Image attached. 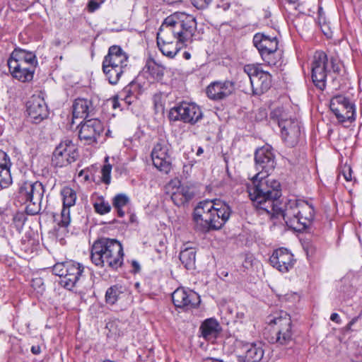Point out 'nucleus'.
Listing matches in <instances>:
<instances>
[{
  "label": "nucleus",
  "mask_w": 362,
  "mask_h": 362,
  "mask_svg": "<svg viewBox=\"0 0 362 362\" xmlns=\"http://www.w3.org/2000/svg\"><path fill=\"white\" fill-rule=\"evenodd\" d=\"M262 188L259 189L260 193L267 194V199L259 197L257 208L266 212L272 218L282 217L286 225L297 228L301 226L302 229L308 228L315 218V209L312 203L303 199H290L283 209L279 206V198L281 196V185L279 182H274V185L268 187L267 184H262Z\"/></svg>",
  "instance_id": "nucleus-1"
},
{
  "label": "nucleus",
  "mask_w": 362,
  "mask_h": 362,
  "mask_svg": "<svg viewBox=\"0 0 362 362\" xmlns=\"http://www.w3.org/2000/svg\"><path fill=\"white\" fill-rule=\"evenodd\" d=\"M232 214L230 206L221 200L200 202L193 212L195 229L202 233L218 230L228 221Z\"/></svg>",
  "instance_id": "nucleus-2"
},
{
  "label": "nucleus",
  "mask_w": 362,
  "mask_h": 362,
  "mask_svg": "<svg viewBox=\"0 0 362 362\" xmlns=\"http://www.w3.org/2000/svg\"><path fill=\"white\" fill-rule=\"evenodd\" d=\"M255 170L257 174L252 177V183L247 187L250 199L253 202L254 206L257 209L260 205L257 199L259 195L267 199V194L259 192L262 184H267L268 187L274 185V182L278 181L268 178L275 169L276 162L274 153L271 146H264L256 150L255 153Z\"/></svg>",
  "instance_id": "nucleus-3"
},
{
  "label": "nucleus",
  "mask_w": 362,
  "mask_h": 362,
  "mask_svg": "<svg viewBox=\"0 0 362 362\" xmlns=\"http://www.w3.org/2000/svg\"><path fill=\"white\" fill-rule=\"evenodd\" d=\"M124 250L121 243L116 239L101 238L91 247L90 259L97 267L117 271L124 262Z\"/></svg>",
  "instance_id": "nucleus-4"
},
{
  "label": "nucleus",
  "mask_w": 362,
  "mask_h": 362,
  "mask_svg": "<svg viewBox=\"0 0 362 362\" xmlns=\"http://www.w3.org/2000/svg\"><path fill=\"white\" fill-rule=\"evenodd\" d=\"M129 56L119 45H112L105 56L102 69L106 79L112 85H116L121 76L128 69Z\"/></svg>",
  "instance_id": "nucleus-5"
},
{
  "label": "nucleus",
  "mask_w": 362,
  "mask_h": 362,
  "mask_svg": "<svg viewBox=\"0 0 362 362\" xmlns=\"http://www.w3.org/2000/svg\"><path fill=\"white\" fill-rule=\"evenodd\" d=\"M37 63L35 54L21 49L14 50L7 62L11 76L21 82L33 80Z\"/></svg>",
  "instance_id": "nucleus-6"
},
{
  "label": "nucleus",
  "mask_w": 362,
  "mask_h": 362,
  "mask_svg": "<svg viewBox=\"0 0 362 362\" xmlns=\"http://www.w3.org/2000/svg\"><path fill=\"white\" fill-rule=\"evenodd\" d=\"M44 185L38 181H23L18 185L16 200L25 204V211L29 215H36L41 210V203L45 193Z\"/></svg>",
  "instance_id": "nucleus-7"
},
{
  "label": "nucleus",
  "mask_w": 362,
  "mask_h": 362,
  "mask_svg": "<svg viewBox=\"0 0 362 362\" xmlns=\"http://www.w3.org/2000/svg\"><path fill=\"white\" fill-rule=\"evenodd\" d=\"M161 25L171 30L180 42L187 45V42L192 41L197 28V21L192 15L175 13L167 17Z\"/></svg>",
  "instance_id": "nucleus-8"
},
{
  "label": "nucleus",
  "mask_w": 362,
  "mask_h": 362,
  "mask_svg": "<svg viewBox=\"0 0 362 362\" xmlns=\"http://www.w3.org/2000/svg\"><path fill=\"white\" fill-rule=\"evenodd\" d=\"M332 68L334 72H339L340 66L337 61L332 57L328 59L322 51H316L311 64V77L314 85L321 90L326 88L327 73Z\"/></svg>",
  "instance_id": "nucleus-9"
},
{
  "label": "nucleus",
  "mask_w": 362,
  "mask_h": 362,
  "mask_svg": "<svg viewBox=\"0 0 362 362\" xmlns=\"http://www.w3.org/2000/svg\"><path fill=\"white\" fill-rule=\"evenodd\" d=\"M83 269L81 264L69 260L56 263L52 267V272L59 276V284L63 288L71 291L79 281Z\"/></svg>",
  "instance_id": "nucleus-10"
},
{
  "label": "nucleus",
  "mask_w": 362,
  "mask_h": 362,
  "mask_svg": "<svg viewBox=\"0 0 362 362\" xmlns=\"http://www.w3.org/2000/svg\"><path fill=\"white\" fill-rule=\"evenodd\" d=\"M243 69L250 78L253 95H261L271 88L272 75L260 65L247 64Z\"/></svg>",
  "instance_id": "nucleus-11"
},
{
  "label": "nucleus",
  "mask_w": 362,
  "mask_h": 362,
  "mask_svg": "<svg viewBox=\"0 0 362 362\" xmlns=\"http://www.w3.org/2000/svg\"><path fill=\"white\" fill-rule=\"evenodd\" d=\"M168 117L170 121H182L194 125L202 119L203 114L200 107L197 104L182 102L170 109Z\"/></svg>",
  "instance_id": "nucleus-12"
},
{
  "label": "nucleus",
  "mask_w": 362,
  "mask_h": 362,
  "mask_svg": "<svg viewBox=\"0 0 362 362\" xmlns=\"http://www.w3.org/2000/svg\"><path fill=\"white\" fill-rule=\"evenodd\" d=\"M253 44L258 49L262 59L270 66L278 62V40L276 37H270L264 33H256L253 37Z\"/></svg>",
  "instance_id": "nucleus-13"
},
{
  "label": "nucleus",
  "mask_w": 362,
  "mask_h": 362,
  "mask_svg": "<svg viewBox=\"0 0 362 362\" xmlns=\"http://www.w3.org/2000/svg\"><path fill=\"white\" fill-rule=\"evenodd\" d=\"M157 45L162 54L170 59L174 58L187 45L185 42H180L171 30L162 25L157 33Z\"/></svg>",
  "instance_id": "nucleus-14"
},
{
  "label": "nucleus",
  "mask_w": 362,
  "mask_h": 362,
  "mask_svg": "<svg viewBox=\"0 0 362 362\" xmlns=\"http://www.w3.org/2000/svg\"><path fill=\"white\" fill-rule=\"evenodd\" d=\"M104 131V124L100 119H86L79 125L78 138L84 144L94 145L100 141Z\"/></svg>",
  "instance_id": "nucleus-15"
},
{
  "label": "nucleus",
  "mask_w": 362,
  "mask_h": 362,
  "mask_svg": "<svg viewBox=\"0 0 362 362\" xmlns=\"http://www.w3.org/2000/svg\"><path fill=\"white\" fill-rule=\"evenodd\" d=\"M63 199V207L60 214L54 216V221L58 227L57 230L67 232V228L71 223L70 207L74 206L76 200L75 191L69 187H64L61 191Z\"/></svg>",
  "instance_id": "nucleus-16"
},
{
  "label": "nucleus",
  "mask_w": 362,
  "mask_h": 362,
  "mask_svg": "<svg viewBox=\"0 0 362 362\" xmlns=\"http://www.w3.org/2000/svg\"><path fill=\"white\" fill-rule=\"evenodd\" d=\"M329 107L339 122H345L355 119V105L349 98L342 95H335L332 98Z\"/></svg>",
  "instance_id": "nucleus-17"
},
{
  "label": "nucleus",
  "mask_w": 362,
  "mask_h": 362,
  "mask_svg": "<svg viewBox=\"0 0 362 362\" xmlns=\"http://www.w3.org/2000/svg\"><path fill=\"white\" fill-rule=\"evenodd\" d=\"M78 152L76 145L69 139L62 141L55 148L52 163L56 167H64L76 160Z\"/></svg>",
  "instance_id": "nucleus-18"
},
{
  "label": "nucleus",
  "mask_w": 362,
  "mask_h": 362,
  "mask_svg": "<svg viewBox=\"0 0 362 362\" xmlns=\"http://www.w3.org/2000/svg\"><path fill=\"white\" fill-rule=\"evenodd\" d=\"M169 151V144L164 140H159L154 145L151 154L153 165L165 174L170 171L172 165V158Z\"/></svg>",
  "instance_id": "nucleus-19"
},
{
  "label": "nucleus",
  "mask_w": 362,
  "mask_h": 362,
  "mask_svg": "<svg viewBox=\"0 0 362 362\" xmlns=\"http://www.w3.org/2000/svg\"><path fill=\"white\" fill-rule=\"evenodd\" d=\"M238 362H259L264 354L261 341H240L237 345Z\"/></svg>",
  "instance_id": "nucleus-20"
},
{
  "label": "nucleus",
  "mask_w": 362,
  "mask_h": 362,
  "mask_svg": "<svg viewBox=\"0 0 362 362\" xmlns=\"http://www.w3.org/2000/svg\"><path fill=\"white\" fill-rule=\"evenodd\" d=\"M172 300L176 308L185 310L197 308L201 302L198 293L184 288H177L172 293Z\"/></svg>",
  "instance_id": "nucleus-21"
},
{
  "label": "nucleus",
  "mask_w": 362,
  "mask_h": 362,
  "mask_svg": "<svg viewBox=\"0 0 362 362\" xmlns=\"http://www.w3.org/2000/svg\"><path fill=\"white\" fill-rule=\"evenodd\" d=\"M273 322L277 326L275 333V341L279 345L286 346L291 344L293 339L290 316L284 313L279 317L274 318Z\"/></svg>",
  "instance_id": "nucleus-22"
},
{
  "label": "nucleus",
  "mask_w": 362,
  "mask_h": 362,
  "mask_svg": "<svg viewBox=\"0 0 362 362\" xmlns=\"http://www.w3.org/2000/svg\"><path fill=\"white\" fill-rule=\"evenodd\" d=\"M270 264L282 273L289 272L293 267L296 259L290 250L284 247L275 250L269 257Z\"/></svg>",
  "instance_id": "nucleus-23"
},
{
  "label": "nucleus",
  "mask_w": 362,
  "mask_h": 362,
  "mask_svg": "<svg viewBox=\"0 0 362 362\" xmlns=\"http://www.w3.org/2000/svg\"><path fill=\"white\" fill-rule=\"evenodd\" d=\"M235 90V83L232 81H216L206 88L208 98L213 100H222L230 96Z\"/></svg>",
  "instance_id": "nucleus-24"
},
{
  "label": "nucleus",
  "mask_w": 362,
  "mask_h": 362,
  "mask_svg": "<svg viewBox=\"0 0 362 362\" xmlns=\"http://www.w3.org/2000/svg\"><path fill=\"white\" fill-rule=\"evenodd\" d=\"M27 111L32 122L35 124L41 122L49 115L48 107L43 98L33 95L28 102Z\"/></svg>",
  "instance_id": "nucleus-25"
},
{
  "label": "nucleus",
  "mask_w": 362,
  "mask_h": 362,
  "mask_svg": "<svg viewBox=\"0 0 362 362\" xmlns=\"http://www.w3.org/2000/svg\"><path fill=\"white\" fill-rule=\"evenodd\" d=\"M279 127L284 141L288 146H293L298 142L300 134V127L298 120L288 118L285 121H279Z\"/></svg>",
  "instance_id": "nucleus-26"
},
{
  "label": "nucleus",
  "mask_w": 362,
  "mask_h": 362,
  "mask_svg": "<svg viewBox=\"0 0 362 362\" xmlns=\"http://www.w3.org/2000/svg\"><path fill=\"white\" fill-rule=\"evenodd\" d=\"M202 337L208 341L215 340L221 331L218 321L214 318L205 320L200 327Z\"/></svg>",
  "instance_id": "nucleus-27"
},
{
  "label": "nucleus",
  "mask_w": 362,
  "mask_h": 362,
  "mask_svg": "<svg viewBox=\"0 0 362 362\" xmlns=\"http://www.w3.org/2000/svg\"><path fill=\"white\" fill-rule=\"evenodd\" d=\"M11 165L8 156L0 150V189L7 187L11 183Z\"/></svg>",
  "instance_id": "nucleus-28"
},
{
  "label": "nucleus",
  "mask_w": 362,
  "mask_h": 362,
  "mask_svg": "<svg viewBox=\"0 0 362 362\" xmlns=\"http://www.w3.org/2000/svg\"><path fill=\"white\" fill-rule=\"evenodd\" d=\"M93 110L92 102L83 98H76L72 105L73 118H86Z\"/></svg>",
  "instance_id": "nucleus-29"
},
{
  "label": "nucleus",
  "mask_w": 362,
  "mask_h": 362,
  "mask_svg": "<svg viewBox=\"0 0 362 362\" xmlns=\"http://www.w3.org/2000/svg\"><path fill=\"white\" fill-rule=\"evenodd\" d=\"M125 291V287L120 284L111 286L105 292V299L106 303L111 305H115L123 297Z\"/></svg>",
  "instance_id": "nucleus-30"
},
{
  "label": "nucleus",
  "mask_w": 362,
  "mask_h": 362,
  "mask_svg": "<svg viewBox=\"0 0 362 362\" xmlns=\"http://www.w3.org/2000/svg\"><path fill=\"white\" fill-rule=\"evenodd\" d=\"M180 260L187 269H192L195 267L196 250L193 247H185L180 253Z\"/></svg>",
  "instance_id": "nucleus-31"
},
{
  "label": "nucleus",
  "mask_w": 362,
  "mask_h": 362,
  "mask_svg": "<svg viewBox=\"0 0 362 362\" xmlns=\"http://www.w3.org/2000/svg\"><path fill=\"white\" fill-rule=\"evenodd\" d=\"M144 70L155 80H160L164 74L163 67L152 59L146 61Z\"/></svg>",
  "instance_id": "nucleus-32"
},
{
  "label": "nucleus",
  "mask_w": 362,
  "mask_h": 362,
  "mask_svg": "<svg viewBox=\"0 0 362 362\" xmlns=\"http://www.w3.org/2000/svg\"><path fill=\"white\" fill-rule=\"evenodd\" d=\"M130 202L129 197L125 194H117L112 199V206L117 210L118 216L123 217L125 214L123 208Z\"/></svg>",
  "instance_id": "nucleus-33"
},
{
  "label": "nucleus",
  "mask_w": 362,
  "mask_h": 362,
  "mask_svg": "<svg viewBox=\"0 0 362 362\" xmlns=\"http://www.w3.org/2000/svg\"><path fill=\"white\" fill-rule=\"evenodd\" d=\"M93 206L95 211L100 215L106 214L111 210L110 204L103 197H98Z\"/></svg>",
  "instance_id": "nucleus-34"
},
{
  "label": "nucleus",
  "mask_w": 362,
  "mask_h": 362,
  "mask_svg": "<svg viewBox=\"0 0 362 362\" xmlns=\"http://www.w3.org/2000/svg\"><path fill=\"white\" fill-rule=\"evenodd\" d=\"M270 119L276 121L279 125V121H285L288 118L283 107H276L270 112Z\"/></svg>",
  "instance_id": "nucleus-35"
},
{
  "label": "nucleus",
  "mask_w": 362,
  "mask_h": 362,
  "mask_svg": "<svg viewBox=\"0 0 362 362\" xmlns=\"http://www.w3.org/2000/svg\"><path fill=\"white\" fill-rule=\"evenodd\" d=\"M317 23L324 35L329 37L332 32L330 30L329 23L326 20L325 16L321 15L320 17H317Z\"/></svg>",
  "instance_id": "nucleus-36"
},
{
  "label": "nucleus",
  "mask_w": 362,
  "mask_h": 362,
  "mask_svg": "<svg viewBox=\"0 0 362 362\" xmlns=\"http://www.w3.org/2000/svg\"><path fill=\"white\" fill-rule=\"evenodd\" d=\"M111 170L112 165L110 164H105L101 170L102 180L105 184H109L111 180Z\"/></svg>",
  "instance_id": "nucleus-37"
},
{
  "label": "nucleus",
  "mask_w": 362,
  "mask_h": 362,
  "mask_svg": "<svg viewBox=\"0 0 362 362\" xmlns=\"http://www.w3.org/2000/svg\"><path fill=\"white\" fill-rule=\"evenodd\" d=\"M177 191L180 192L182 195L184 196V200L189 202L194 196V193L191 192L190 189L187 186H181L177 189Z\"/></svg>",
  "instance_id": "nucleus-38"
},
{
  "label": "nucleus",
  "mask_w": 362,
  "mask_h": 362,
  "mask_svg": "<svg viewBox=\"0 0 362 362\" xmlns=\"http://www.w3.org/2000/svg\"><path fill=\"white\" fill-rule=\"evenodd\" d=\"M171 199L177 206L183 205L187 202V200H184V196L177 190L173 193Z\"/></svg>",
  "instance_id": "nucleus-39"
},
{
  "label": "nucleus",
  "mask_w": 362,
  "mask_h": 362,
  "mask_svg": "<svg viewBox=\"0 0 362 362\" xmlns=\"http://www.w3.org/2000/svg\"><path fill=\"white\" fill-rule=\"evenodd\" d=\"M230 6V0H218L216 7L223 11H227Z\"/></svg>",
  "instance_id": "nucleus-40"
},
{
  "label": "nucleus",
  "mask_w": 362,
  "mask_h": 362,
  "mask_svg": "<svg viewBox=\"0 0 362 362\" xmlns=\"http://www.w3.org/2000/svg\"><path fill=\"white\" fill-rule=\"evenodd\" d=\"M107 103H110L113 109H116L119 107V97L117 95L114 96L107 100Z\"/></svg>",
  "instance_id": "nucleus-41"
},
{
  "label": "nucleus",
  "mask_w": 362,
  "mask_h": 362,
  "mask_svg": "<svg viewBox=\"0 0 362 362\" xmlns=\"http://www.w3.org/2000/svg\"><path fill=\"white\" fill-rule=\"evenodd\" d=\"M160 96L159 95H155L153 96V103L156 108L163 110V105L160 103Z\"/></svg>",
  "instance_id": "nucleus-42"
},
{
  "label": "nucleus",
  "mask_w": 362,
  "mask_h": 362,
  "mask_svg": "<svg viewBox=\"0 0 362 362\" xmlns=\"http://www.w3.org/2000/svg\"><path fill=\"white\" fill-rule=\"evenodd\" d=\"M88 7L89 11L93 12L94 11H95L96 9H98L99 8V4L97 3L96 1H90L88 3Z\"/></svg>",
  "instance_id": "nucleus-43"
},
{
  "label": "nucleus",
  "mask_w": 362,
  "mask_h": 362,
  "mask_svg": "<svg viewBox=\"0 0 362 362\" xmlns=\"http://www.w3.org/2000/svg\"><path fill=\"white\" fill-rule=\"evenodd\" d=\"M132 267L133 268V272L134 273H138L141 270V267L139 263L136 260H132Z\"/></svg>",
  "instance_id": "nucleus-44"
},
{
  "label": "nucleus",
  "mask_w": 362,
  "mask_h": 362,
  "mask_svg": "<svg viewBox=\"0 0 362 362\" xmlns=\"http://www.w3.org/2000/svg\"><path fill=\"white\" fill-rule=\"evenodd\" d=\"M117 323L118 322H109L107 325V327L110 329V332H112L113 334H118L119 335L120 333L118 332L117 333L116 332L114 331V328L116 327L117 326Z\"/></svg>",
  "instance_id": "nucleus-45"
},
{
  "label": "nucleus",
  "mask_w": 362,
  "mask_h": 362,
  "mask_svg": "<svg viewBox=\"0 0 362 362\" xmlns=\"http://www.w3.org/2000/svg\"><path fill=\"white\" fill-rule=\"evenodd\" d=\"M358 317H354L346 326L345 329L347 331H352V326L358 321Z\"/></svg>",
  "instance_id": "nucleus-46"
},
{
  "label": "nucleus",
  "mask_w": 362,
  "mask_h": 362,
  "mask_svg": "<svg viewBox=\"0 0 362 362\" xmlns=\"http://www.w3.org/2000/svg\"><path fill=\"white\" fill-rule=\"evenodd\" d=\"M343 175L346 181L351 180V170L350 168H348L347 170H344Z\"/></svg>",
  "instance_id": "nucleus-47"
},
{
  "label": "nucleus",
  "mask_w": 362,
  "mask_h": 362,
  "mask_svg": "<svg viewBox=\"0 0 362 362\" xmlns=\"http://www.w3.org/2000/svg\"><path fill=\"white\" fill-rule=\"evenodd\" d=\"M196 4L200 7L207 6L212 0H194Z\"/></svg>",
  "instance_id": "nucleus-48"
},
{
  "label": "nucleus",
  "mask_w": 362,
  "mask_h": 362,
  "mask_svg": "<svg viewBox=\"0 0 362 362\" xmlns=\"http://www.w3.org/2000/svg\"><path fill=\"white\" fill-rule=\"evenodd\" d=\"M330 320L333 322H335L337 324H341V322L339 315L336 313H332L330 316Z\"/></svg>",
  "instance_id": "nucleus-49"
},
{
  "label": "nucleus",
  "mask_w": 362,
  "mask_h": 362,
  "mask_svg": "<svg viewBox=\"0 0 362 362\" xmlns=\"http://www.w3.org/2000/svg\"><path fill=\"white\" fill-rule=\"evenodd\" d=\"M30 350L31 352L35 355H37L41 352V349L39 345L33 346Z\"/></svg>",
  "instance_id": "nucleus-50"
},
{
  "label": "nucleus",
  "mask_w": 362,
  "mask_h": 362,
  "mask_svg": "<svg viewBox=\"0 0 362 362\" xmlns=\"http://www.w3.org/2000/svg\"><path fill=\"white\" fill-rule=\"evenodd\" d=\"M78 176L81 177V176H83L85 180H89V175H88V171H86L84 170H82L79 173H78Z\"/></svg>",
  "instance_id": "nucleus-51"
},
{
  "label": "nucleus",
  "mask_w": 362,
  "mask_h": 362,
  "mask_svg": "<svg viewBox=\"0 0 362 362\" xmlns=\"http://www.w3.org/2000/svg\"><path fill=\"white\" fill-rule=\"evenodd\" d=\"M130 93V88L127 86L125 87L122 92L121 93V95H125V100H127V94ZM127 103H129V101H127Z\"/></svg>",
  "instance_id": "nucleus-52"
},
{
  "label": "nucleus",
  "mask_w": 362,
  "mask_h": 362,
  "mask_svg": "<svg viewBox=\"0 0 362 362\" xmlns=\"http://www.w3.org/2000/svg\"><path fill=\"white\" fill-rule=\"evenodd\" d=\"M182 0H163V2L168 4H173L178 2H180Z\"/></svg>",
  "instance_id": "nucleus-53"
},
{
  "label": "nucleus",
  "mask_w": 362,
  "mask_h": 362,
  "mask_svg": "<svg viewBox=\"0 0 362 362\" xmlns=\"http://www.w3.org/2000/svg\"><path fill=\"white\" fill-rule=\"evenodd\" d=\"M22 249H24L25 252H28L29 249L27 248L25 240L21 242Z\"/></svg>",
  "instance_id": "nucleus-54"
},
{
  "label": "nucleus",
  "mask_w": 362,
  "mask_h": 362,
  "mask_svg": "<svg viewBox=\"0 0 362 362\" xmlns=\"http://www.w3.org/2000/svg\"><path fill=\"white\" fill-rule=\"evenodd\" d=\"M321 15L325 16L322 7H319L317 12V17H320Z\"/></svg>",
  "instance_id": "nucleus-55"
},
{
  "label": "nucleus",
  "mask_w": 362,
  "mask_h": 362,
  "mask_svg": "<svg viewBox=\"0 0 362 362\" xmlns=\"http://www.w3.org/2000/svg\"><path fill=\"white\" fill-rule=\"evenodd\" d=\"M183 56H184V58L186 59H189L191 58V54L187 52H185L183 54Z\"/></svg>",
  "instance_id": "nucleus-56"
},
{
  "label": "nucleus",
  "mask_w": 362,
  "mask_h": 362,
  "mask_svg": "<svg viewBox=\"0 0 362 362\" xmlns=\"http://www.w3.org/2000/svg\"><path fill=\"white\" fill-rule=\"evenodd\" d=\"M203 148L202 147H199V148L197 149V156H199L201 155L202 153H203Z\"/></svg>",
  "instance_id": "nucleus-57"
},
{
  "label": "nucleus",
  "mask_w": 362,
  "mask_h": 362,
  "mask_svg": "<svg viewBox=\"0 0 362 362\" xmlns=\"http://www.w3.org/2000/svg\"><path fill=\"white\" fill-rule=\"evenodd\" d=\"M33 282H37V284L43 285L42 281L41 279H36L35 280H33Z\"/></svg>",
  "instance_id": "nucleus-58"
},
{
  "label": "nucleus",
  "mask_w": 362,
  "mask_h": 362,
  "mask_svg": "<svg viewBox=\"0 0 362 362\" xmlns=\"http://www.w3.org/2000/svg\"><path fill=\"white\" fill-rule=\"evenodd\" d=\"M30 241H31V240H28V243H27V245H33V243H30Z\"/></svg>",
  "instance_id": "nucleus-59"
},
{
  "label": "nucleus",
  "mask_w": 362,
  "mask_h": 362,
  "mask_svg": "<svg viewBox=\"0 0 362 362\" xmlns=\"http://www.w3.org/2000/svg\"><path fill=\"white\" fill-rule=\"evenodd\" d=\"M261 112H262L264 115H266V113H265L264 110L262 111Z\"/></svg>",
  "instance_id": "nucleus-60"
}]
</instances>
